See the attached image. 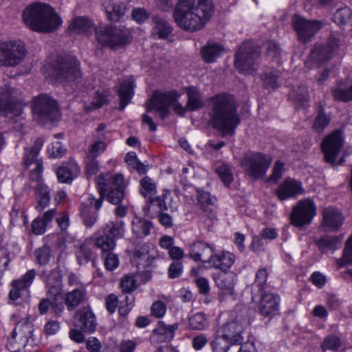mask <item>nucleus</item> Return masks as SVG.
<instances>
[{
    "instance_id": "39",
    "label": "nucleus",
    "mask_w": 352,
    "mask_h": 352,
    "mask_svg": "<svg viewBox=\"0 0 352 352\" xmlns=\"http://www.w3.org/2000/svg\"><path fill=\"white\" fill-rule=\"evenodd\" d=\"M70 30L77 34H89L93 30V23L86 16H78L73 19Z\"/></svg>"
},
{
    "instance_id": "25",
    "label": "nucleus",
    "mask_w": 352,
    "mask_h": 352,
    "mask_svg": "<svg viewBox=\"0 0 352 352\" xmlns=\"http://www.w3.org/2000/svg\"><path fill=\"white\" fill-rule=\"evenodd\" d=\"M342 213L334 207H327L322 210V226L327 230H337L343 223Z\"/></svg>"
},
{
    "instance_id": "46",
    "label": "nucleus",
    "mask_w": 352,
    "mask_h": 352,
    "mask_svg": "<svg viewBox=\"0 0 352 352\" xmlns=\"http://www.w3.org/2000/svg\"><path fill=\"white\" fill-rule=\"evenodd\" d=\"M43 144V140L41 138L37 139L34 142L33 147L25 153L24 160L25 166L28 168L32 165L35 166V162L38 160L36 159L37 155L42 148Z\"/></svg>"
},
{
    "instance_id": "20",
    "label": "nucleus",
    "mask_w": 352,
    "mask_h": 352,
    "mask_svg": "<svg viewBox=\"0 0 352 352\" xmlns=\"http://www.w3.org/2000/svg\"><path fill=\"white\" fill-rule=\"evenodd\" d=\"M157 256V250L153 244H143L135 248L133 261L137 267L142 268L152 265Z\"/></svg>"
},
{
    "instance_id": "9",
    "label": "nucleus",
    "mask_w": 352,
    "mask_h": 352,
    "mask_svg": "<svg viewBox=\"0 0 352 352\" xmlns=\"http://www.w3.org/2000/svg\"><path fill=\"white\" fill-rule=\"evenodd\" d=\"M32 110L34 119L41 124L58 120L60 117L56 102L45 94L33 98Z\"/></svg>"
},
{
    "instance_id": "41",
    "label": "nucleus",
    "mask_w": 352,
    "mask_h": 352,
    "mask_svg": "<svg viewBox=\"0 0 352 352\" xmlns=\"http://www.w3.org/2000/svg\"><path fill=\"white\" fill-rule=\"evenodd\" d=\"M35 195L38 203L36 209L41 211L48 205L50 201V190L44 184H36Z\"/></svg>"
},
{
    "instance_id": "32",
    "label": "nucleus",
    "mask_w": 352,
    "mask_h": 352,
    "mask_svg": "<svg viewBox=\"0 0 352 352\" xmlns=\"http://www.w3.org/2000/svg\"><path fill=\"white\" fill-rule=\"evenodd\" d=\"M235 261V256L229 252H223L219 254H214L210 265L223 271H226Z\"/></svg>"
},
{
    "instance_id": "40",
    "label": "nucleus",
    "mask_w": 352,
    "mask_h": 352,
    "mask_svg": "<svg viewBox=\"0 0 352 352\" xmlns=\"http://www.w3.org/2000/svg\"><path fill=\"white\" fill-rule=\"evenodd\" d=\"M218 287L224 290L227 294H234V287L235 283V275L234 274H221L215 280Z\"/></svg>"
},
{
    "instance_id": "44",
    "label": "nucleus",
    "mask_w": 352,
    "mask_h": 352,
    "mask_svg": "<svg viewBox=\"0 0 352 352\" xmlns=\"http://www.w3.org/2000/svg\"><path fill=\"white\" fill-rule=\"evenodd\" d=\"M342 237L324 236L318 240L317 244L318 248L322 252L335 251L340 245Z\"/></svg>"
},
{
    "instance_id": "30",
    "label": "nucleus",
    "mask_w": 352,
    "mask_h": 352,
    "mask_svg": "<svg viewBox=\"0 0 352 352\" xmlns=\"http://www.w3.org/2000/svg\"><path fill=\"white\" fill-rule=\"evenodd\" d=\"M79 327L85 332H93L96 327V320L93 312L88 308H83L76 312Z\"/></svg>"
},
{
    "instance_id": "11",
    "label": "nucleus",
    "mask_w": 352,
    "mask_h": 352,
    "mask_svg": "<svg viewBox=\"0 0 352 352\" xmlns=\"http://www.w3.org/2000/svg\"><path fill=\"white\" fill-rule=\"evenodd\" d=\"M25 55L26 48L21 41L0 43V66L15 67L23 61Z\"/></svg>"
},
{
    "instance_id": "4",
    "label": "nucleus",
    "mask_w": 352,
    "mask_h": 352,
    "mask_svg": "<svg viewBox=\"0 0 352 352\" xmlns=\"http://www.w3.org/2000/svg\"><path fill=\"white\" fill-rule=\"evenodd\" d=\"M100 197L95 199L92 195L88 197V201L91 205L94 204L96 210L102 206L104 195L107 192V199L113 204H118L124 197V177L121 174L112 175L109 173L100 174L96 181Z\"/></svg>"
},
{
    "instance_id": "48",
    "label": "nucleus",
    "mask_w": 352,
    "mask_h": 352,
    "mask_svg": "<svg viewBox=\"0 0 352 352\" xmlns=\"http://www.w3.org/2000/svg\"><path fill=\"white\" fill-rule=\"evenodd\" d=\"M208 324L206 316L202 313H197L188 319V326L192 330H203Z\"/></svg>"
},
{
    "instance_id": "19",
    "label": "nucleus",
    "mask_w": 352,
    "mask_h": 352,
    "mask_svg": "<svg viewBox=\"0 0 352 352\" xmlns=\"http://www.w3.org/2000/svg\"><path fill=\"white\" fill-rule=\"evenodd\" d=\"M338 44L331 41L325 45L316 46L311 52L309 59L306 62L307 67H318L334 56Z\"/></svg>"
},
{
    "instance_id": "12",
    "label": "nucleus",
    "mask_w": 352,
    "mask_h": 352,
    "mask_svg": "<svg viewBox=\"0 0 352 352\" xmlns=\"http://www.w3.org/2000/svg\"><path fill=\"white\" fill-rule=\"evenodd\" d=\"M272 159L263 153L246 155L241 162L245 173L254 179L263 178L271 165Z\"/></svg>"
},
{
    "instance_id": "58",
    "label": "nucleus",
    "mask_w": 352,
    "mask_h": 352,
    "mask_svg": "<svg viewBox=\"0 0 352 352\" xmlns=\"http://www.w3.org/2000/svg\"><path fill=\"white\" fill-rule=\"evenodd\" d=\"M43 162L37 160L35 162V166L30 172L29 179L31 182L37 184H43L42 182Z\"/></svg>"
},
{
    "instance_id": "42",
    "label": "nucleus",
    "mask_w": 352,
    "mask_h": 352,
    "mask_svg": "<svg viewBox=\"0 0 352 352\" xmlns=\"http://www.w3.org/2000/svg\"><path fill=\"white\" fill-rule=\"evenodd\" d=\"M318 113L313 124V129L318 133H321L329 125L331 117L324 111L323 106L321 102L318 106Z\"/></svg>"
},
{
    "instance_id": "62",
    "label": "nucleus",
    "mask_w": 352,
    "mask_h": 352,
    "mask_svg": "<svg viewBox=\"0 0 352 352\" xmlns=\"http://www.w3.org/2000/svg\"><path fill=\"white\" fill-rule=\"evenodd\" d=\"M120 287L124 292H133L136 287L134 277L129 275L124 276L120 282Z\"/></svg>"
},
{
    "instance_id": "35",
    "label": "nucleus",
    "mask_w": 352,
    "mask_h": 352,
    "mask_svg": "<svg viewBox=\"0 0 352 352\" xmlns=\"http://www.w3.org/2000/svg\"><path fill=\"white\" fill-rule=\"evenodd\" d=\"M153 27L152 34L159 38H166L172 32V28L168 21L164 18L155 16L153 18Z\"/></svg>"
},
{
    "instance_id": "60",
    "label": "nucleus",
    "mask_w": 352,
    "mask_h": 352,
    "mask_svg": "<svg viewBox=\"0 0 352 352\" xmlns=\"http://www.w3.org/2000/svg\"><path fill=\"white\" fill-rule=\"evenodd\" d=\"M284 164L280 161L275 162L272 174L267 179V182L276 183L283 176Z\"/></svg>"
},
{
    "instance_id": "64",
    "label": "nucleus",
    "mask_w": 352,
    "mask_h": 352,
    "mask_svg": "<svg viewBox=\"0 0 352 352\" xmlns=\"http://www.w3.org/2000/svg\"><path fill=\"white\" fill-rule=\"evenodd\" d=\"M107 96L108 94L106 93V91L100 92L99 91H97L91 102L92 109L100 108L103 104H106L108 100Z\"/></svg>"
},
{
    "instance_id": "54",
    "label": "nucleus",
    "mask_w": 352,
    "mask_h": 352,
    "mask_svg": "<svg viewBox=\"0 0 352 352\" xmlns=\"http://www.w3.org/2000/svg\"><path fill=\"white\" fill-rule=\"evenodd\" d=\"M342 346L340 339L334 335L327 336L321 344V347L324 351L330 350L332 351H338Z\"/></svg>"
},
{
    "instance_id": "15",
    "label": "nucleus",
    "mask_w": 352,
    "mask_h": 352,
    "mask_svg": "<svg viewBox=\"0 0 352 352\" xmlns=\"http://www.w3.org/2000/svg\"><path fill=\"white\" fill-rule=\"evenodd\" d=\"M323 25L324 23L321 21L307 20L296 14L292 18V27L298 40L304 43L309 41Z\"/></svg>"
},
{
    "instance_id": "55",
    "label": "nucleus",
    "mask_w": 352,
    "mask_h": 352,
    "mask_svg": "<svg viewBox=\"0 0 352 352\" xmlns=\"http://www.w3.org/2000/svg\"><path fill=\"white\" fill-rule=\"evenodd\" d=\"M332 94L338 100L345 102L352 100V84L346 89L340 87L333 89Z\"/></svg>"
},
{
    "instance_id": "28",
    "label": "nucleus",
    "mask_w": 352,
    "mask_h": 352,
    "mask_svg": "<svg viewBox=\"0 0 352 352\" xmlns=\"http://www.w3.org/2000/svg\"><path fill=\"white\" fill-rule=\"evenodd\" d=\"M87 291L83 285L75 287L72 291L67 292L64 296V302L68 310H73L86 298Z\"/></svg>"
},
{
    "instance_id": "34",
    "label": "nucleus",
    "mask_w": 352,
    "mask_h": 352,
    "mask_svg": "<svg viewBox=\"0 0 352 352\" xmlns=\"http://www.w3.org/2000/svg\"><path fill=\"white\" fill-rule=\"evenodd\" d=\"M132 232L138 238L148 236L153 228V223L147 219L135 217L131 222Z\"/></svg>"
},
{
    "instance_id": "27",
    "label": "nucleus",
    "mask_w": 352,
    "mask_h": 352,
    "mask_svg": "<svg viewBox=\"0 0 352 352\" xmlns=\"http://www.w3.org/2000/svg\"><path fill=\"white\" fill-rule=\"evenodd\" d=\"M243 331V326L236 321L227 322L221 328V334L234 344H241L243 342L241 333Z\"/></svg>"
},
{
    "instance_id": "49",
    "label": "nucleus",
    "mask_w": 352,
    "mask_h": 352,
    "mask_svg": "<svg viewBox=\"0 0 352 352\" xmlns=\"http://www.w3.org/2000/svg\"><path fill=\"white\" fill-rule=\"evenodd\" d=\"M216 172L224 185L229 186L233 181V174L231 167L228 164H221L217 167Z\"/></svg>"
},
{
    "instance_id": "7",
    "label": "nucleus",
    "mask_w": 352,
    "mask_h": 352,
    "mask_svg": "<svg viewBox=\"0 0 352 352\" xmlns=\"http://www.w3.org/2000/svg\"><path fill=\"white\" fill-rule=\"evenodd\" d=\"M124 232V223L122 220L109 221L98 231L95 245L104 252L112 251L116 246V241L122 238Z\"/></svg>"
},
{
    "instance_id": "63",
    "label": "nucleus",
    "mask_w": 352,
    "mask_h": 352,
    "mask_svg": "<svg viewBox=\"0 0 352 352\" xmlns=\"http://www.w3.org/2000/svg\"><path fill=\"white\" fill-rule=\"evenodd\" d=\"M198 201L203 210H208V207L214 204V199L208 192H199Z\"/></svg>"
},
{
    "instance_id": "3",
    "label": "nucleus",
    "mask_w": 352,
    "mask_h": 352,
    "mask_svg": "<svg viewBox=\"0 0 352 352\" xmlns=\"http://www.w3.org/2000/svg\"><path fill=\"white\" fill-rule=\"evenodd\" d=\"M23 19L31 29L43 32H53L62 24L61 19L52 8L40 3L28 7L23 13Z\"/></svg>"
},
{
    "instance_id": "43",
    "label": "nucleus",
    "mask_w": 352,
    "mask_h": 352,
    "mask_svg": "<svg viewBox=\"0 0 352 352\" xmlns=\"http://www.w3.org/2000/svg\"><path fill=\"white\" fill-rule=\"evenodd\" d=\"M79 173L78 166L76 164H70V167H60L56 173L58 179L60 182L67 183L71 182Z\"/></svg>"
},
{
    "instance_id": "61",
    "label": "nucleus",
    "mask_w": 352,
    "mask_h": 352,
    "mask_svg": "<svg viewBox=\"0 0 352 352\" xmlns=\"http://www.w3.org/2000/svg\"><path fill=\"white\" fill-rule=\"evenodd\" d=\"M166 311V305L160 300L155 301L153 303L151 307V315L157 318H160L164 316Z\"/></svg>"
},
{
    "instance_id": "13",
    "label": "nucleus",
    "mask_w": 352,
    "mask_h": 352,
    "mask_svg": "<svg viewBox=\"0 0 352 352\" xmlns=\"http://www.w3.org/2000/svg\"><path fill=\"white\" fill-rule=\"evenodd\" d=\"M33 325L26 318L21 319L15 326L12 336L7 343L8 349L12 352H17L24 348L32 338Z\"/></svg>"
},
{
    "instance_id": "16",
    "label": "nucleus",
    "mask_w": 352,
    "mask_h": 352,
    "mask_svg": "<svg viewBox=\"0 0 352 352\" xmlns=\"http://www.w3.org/2000/svg\"><path fill=\"white\" fill-rule=\"evenodd\" d=\"M18 93L10 85L0 87V113L18 116L22 113V104L16 101Z\"/></svg>"
},
{
    "instance_id": "23",
    "label": "nucleus",
    "mask_w": 352,
    "mask_h": 352,
    "mask_svg": "<svg viewBox=\"0 0 352 352\" xmlns=\"http://www.w3.org/2000/svg\"><path fill=\"white\" fill-rule=\"evenodd\" d=\"M304 192L301 182L287 178L276 189V193L280 200L294 197Z\"/></svg>"
},
{
    "instance_id": "21",
    "label": "nucleus",
    "mask_w": 352,
    "mask_h": 352,
    "mask_svg": "<svg viewBox=\"0 0 352 352\" xmlns=\"http://www.w3.org/2000/svg\"><path fill=\"white\" fill-rule=\"evenodd\" d=\"M214 254V250L209 244L198 241L190 246L188 256L195 261H201L210 265Z\"/></svg>"
},
{
    "instance_id": "22",
    "label": "nucleus",
    "mask_w": 352,
    "mask_h": 352,
    "mask_svg": "<svg viewBox=\"0 0 352 352\" xmlns=\"http://www.w3.org/2000/svg\"><path fill=\"white\" fill-rule=\"evenodd\" d=\"M35 275L34 270H31L28 271L21 278L12 282V289L9 294L11 300H16L22 296L28 294V288L32 284Z\"/></svg>"
},
{
    "instance_id": "53",
    "label": "nucleus",
    "mask_w": 352,
    "mask_h": 352,
    "mask_svg": "<svg viewBox=\"0 0 352 352\" xmlns=\"http://www.w3.org/2000/svg\"><path fill=\"white\" fill-rule=\"evenodd\" d=\"M76 254L80 265H84L94 258L92 250L87 244H82L76 250Z\"/></svg>"
},
{
    "instance_id": "37",
    "label": "nucleus",
    "mask_w": 352,
    "mask_h": 352,
    "mask_svg": "<svg viewBox=\"0 0 352 352\" xmlns=\"http://www.w3.org/2000/svg\"><path fill=\"white\" fill-rule=\"evenodd\" d=\"M188 96L186 109L188 111H195L202 107V96L195 87H189L186 89Z\"/></svg>"
},
{
    "instance_id": "52",
    "label": "nucleus",
    "mask_w": 352,
    "mask_h": 352,
    "mask_svg": "<svg viewBox=\"0 0 352 352\" xmlns=\"http://www.w3.org/2000/svg\"><path fill=\"white\" fill-rule=\"evenodd\" d=\"M233 344L222 334L217 336L211 342L212 352H227L230 346Z\"/></svg>"
},
{
    "instance_id": "31",
    "label": "nucleus",
    "mask_w": 352,
    "mask_h": 352,
    "mask_svg": "<svg viewBox=\"0 0 352 352\" xmlns=\"http://www.w3.org/2000/svg\"><path fill=\"white\" fill-rule=\"evenodd\" d=\"M103 6L111 21H118L125 14L126 6L120 1L113 0H104Z\"/></svg>"
},
{
    "instance_id": "33",
    "label": "nucleus",
    "mask_w": 352,
    "mask_h": 352,
    "mask_svg": "<svg viewBox=\"0 0 352 352\" xmlns=\"http://www.w3.org/2000/svg\"><path fill=\"white\" fill-rule=\"evenodd\" d=\"M267 276L268 273L265 268H261L256 272L255 280L251 288L252 301H256L260 294L265 292Z\"/></svg>"
},
{
    "instance_id": "5",
    "label": "nucleus",
    "mask_w": 352,
    "mask_h": 352,
    "mask_svg": "<svg viewBox=\"0 0 352 352\" xmlns=\"http://www.w3.org/2000/svg\"><path fill=\"white\" fill-rule=\"evenodd\" d=\"M96 37L99 45L117 50L130 43V32L122 26L105 25L96 29Z\"/></svg>"
},
{
    "instance_id": "57",
    "label": "nucleus",
    "mask_w": 352,
    "mask_h": 352,
    "mask_svg": "<svg viewBox=\"0 0 352 352\" xmlns=\"http://www.w3.org/2000/svg\"><path fill=\"white\" fill-rule=\"evenodd\" d=\"M34 255L39 265H44L48 263L51 257V250L50 247L44 245L37 249Z\"/></svg>"
},
{
    "instance_id": "51",
    "label": "nucleus",
    "mask_w": 352,
    "mask_h": 352,
    "mask_svg": "<svg viewBox=\"0 0 352 352\" xmlns=\"http://www.w3.org/2000/svg\"><path fill=\"white\" fill-rule=\"evenodd\" d=\"M351 16V9L346 6L336 10L333 14V21L339 25H344L350 21Z\"/></svg>"
},
{
    "instance_id": "47",
    "label": "nucleus",
    "mask_w": 352,
    "mask_h": 352,
    "mask_svg": "<svg viewBox=\"0 0 352 352\" xmlns=\"http://www.w3.org/2000/svg\"><path fill=\"white\" fill-rule=\"evenodd\" d=\"M279 74L277 70L273 69H267L261 76L263 85L266 88L274 89L279 86Z\"/></svg>"
},
{
    "instance_id": "17",
    "label": "nucleus",
    "mask_w": 352,
    "mask_h": 352,
    "mask_svg": "<svg viewBox=\"0 0 352 352\" xmlns=\"http://www.w3.org/2000/svg\"><path fill=\"white\" fill-rule=\"evenodd\" d=\"M342 146L343 136L341 131H335L327 136L322 144L325 162L332 165L340 164L342 162H336V157Z\"/></svg>"
},
{
    "instance_id": "8",
    "label": "nucleus",
    "mask_w": 352,
    "mask_h": 352,
    "mask_svg": "<svg viewBox=\"0 0 352 352\" xmlns=\"http://www.w3.org/2000/svg\"><path fill=\"white\" fill-rule=\"evenodd\" d=\"M179 95L176 91L166 93H155L149 100L147 105V111H155L160 114L161 118L164 119L168 113V109L173 105L175 112L179 116H184L187 111L186 106L177 102Z\"/></svg>"
},
{
    "instance_id": "10",
    "label": "nucleus",
    "mask_w": 352,
    "mask_h": 352,
    "mask_svg": "<svg viewBox=\"0 0 352 352\" xmlns=\"http://www.w3.org/2000/svg\"><path fill=\"white\" fill-rule=\"evenodd\" d=\"M53 76L61 82H78L81 78L80 63L72 56H66L58 58L53 67Z\"/></svg>"
},
{
    "instance_id": "26",
    "label": "nucleus",
    "mask_w": 352,
    "mask_h": 352,
    "mask_svg": "<svg viewBox=\"0 0 352 352\" xmlns=\"http://www.w3.org/2000/svg\"><path fill=\"white\" fill-rule=\"evenodd\" d=\"M178 329V324H166L163 321L157 322V327L153 331L151 340L153 342L161 343L170 341L174 337L175 331Z\"/></svg>"
},
{
    "instance_id": "18",
    "label": "nucleus",
    "mask_w": 352,
    "mask_h": 352,
    "mask_svg": "<svg viewBox=\"0 0 352 352\" xmlns=\"http://www.w3.org/2000/svg\"><path fill=\"white\" fill-rule=\"evenodd\" d=\"M280 297L272 292H261L254 301L258 312L264 317L272 318L277 315L280 308Z\"/></svg>"
},
{
    "instance_id": "50",
    "label": "nucleus",
    "mask_w": 352,
    "mask_h": 352,
    "mask_svg": "<svg viewBox=\"0 0 352 352\" xmlns=\"http://www.w3.org/2000/svg\"><path fill=\"white\" fill-rule=\"evenodd\" d=\"M141 189L140 192L144 197H148V203L150 204V199L153 198L152 196L156 192V186L153 180L148 177H144L140 181Z\"/></svg>"
},
{
    "instance_id": "2",
    "label": "nucleus",
    "mask_w": 352,
    "mask_h": 352,
    "mask_svg": "<svg viewBox=\"0 0 352 352\" xmlns=\"http://www.w3.org/2000/svg\"><path fill=\"white\" fill-rule=\"evenodd\" d=\"M236 109L232 96H215L211 100V109L209 112L210 124L214 129L219 130L223 136L233 135L241 122Z\"/></svg>"
},
{
    "instance_id": "36",
    "label": "nucleus",
    "mask_w": 352,
    "mask_h": 352,
    "mask_svg": "<svg viewBox=\"0 0 352 352\" xmlns=\"http://www.w3.org/2000/svg\"><path fill=\"white\" fill-rule=\"evenodd\" d=\"M223 47L215 43H208L201 51V56L206 63H212L223 53Z\"/></svg>"
},
{
    "instance_id": "1",
    "label": "nucleus",
    "mask_w": 352,
    "mask_h": 352,
    "mask_svg": "<svg viewBox=\"0 0 352 352\" xmlns=\"http://www.w3.org/2000/svg\"><path fill=\"white\" fill-rule=\"evenodd\" d=\"M213 12L210 0H179L173 16L177 25L190 32L204 28Z\"/></svg>"
},
{
    "instance_id": "38",
    "label": "nucleus",
    "mask_w": 352,
    "mask_h": 352,
    "mask_svg": "<svg viewBox=\"0 0 352 352\" xmlns=\"http://www.w3.org/2000/svg\"><path fill=\"white\" fill-rule=\"evenodd\" d=\"M150 204L157 206L160 210L175 211L177 208V204L173 201L170 193H165L162 197L151 198Z\"/></svg>"
},
{
    "instance_id": "56",
    "label": "nucleus",
    "mask_w": 352,
    "mask_h": 352,
    "mask_svg": "<svg viewBox=\"0 0 352 352\" xmlns=\"http://www.w3.org/2000/svg\"><path fill=\"white\" fill-rule=\"evenodd\" d=\"M104 258V264L108 271H113L118 267L119 259L118 256L111 251L102 252Z\"/></svg>"
},
{
    "instance_id": "14",
    "label": "nucleus",
    "mask_w": 352,
    "mask_h": 352,
    "mask_svg": "<svg viewBox=\"0 0 352 352\" xmlns=\"http://www.w3.org/2000/svg\"><path fill=\"white\" fill-rule=\"evenodd\" d=\"M316 214V206L310 199H305L299 201L294 206L290 214V220L292 225L296 227H302L309 224Z\"/></svg>"
},
{
    "instance_id": "24",
    "label": "nucleus",
    "mask_w": 352,
    "mask_h": 352,
    "mask_svg": "<svg viewBox=\"0 0 352 352\" xmlns=\"http://www.w3.org/2000/svg\"><path fill=\"white\" fill-rule=\"evenodd\" d=\"M43 280L45 282L48 288V295L54 297V300L60 296L62 287L61 274L59 268H55L49 273L43 272Z\"/></svg>"
},
{
    "instance_id": "6",
    "label": "nucleus",
    "mask_w": 352,
    "mask_h": 352,
    "mask_svg": "<svg viewBox=\"0 0 352 352\" xmlns=\"http://www.w3.org/2000/svg\"><path fill=\"white\" fill-rule=\"evenodd\" d=\"M260 47L252 42L243 43L234 55V66L241 73L256 71L260 63Z\"/></svg>"
},
{
    "instance_id": "29",
    "label": "nucleus",
    "mask_w": 352,
    "mask_h": 352,
    "mask_svg": "<svg viewBox=\"0 0 352 352\" xmlns=\"http://www.w3.org/2000/svg\"><path fill=\"white\" fill-rule=\"evenodd\" d=\"M135 87L134 79L129 76L120 84L118 92L120 98V105L119 109L123 111L125 107L130 102L133 96V88Z\"/></svg>"
},
{
    "instance_id": "45",
    "label": "nucleus",
    "mask_w": 352,
    "mask_h": 352,
    "mask_svg": "<svg viewBox=\"0 0 352 352\" xmlns=\"http://www.w3.org/2000/svg\"><path fill=\"white\" fill-rule=\"evenodd\" d=\"M96 211L94 208V204L91 205L88 201L87 205L83 204L81 206V215L87 227H91L96 222Z\"/></svg>"
},
{
    "instance_id": "59",
    "label": "nucleus",
    "mask_w": 352,
    "mask_h": 352,
    "mask_svg": "<svg viewBox=\"0 0 352 352\" xmlns=\"http://www.w3.org/2000/svg\"><path fill=\"white\" fill-rule=\"evenodd\" d=\"M106 144L102 140L94 142L89 149L88 157L96 158L106 149Z\"/></svg>"
}]
</instances>
